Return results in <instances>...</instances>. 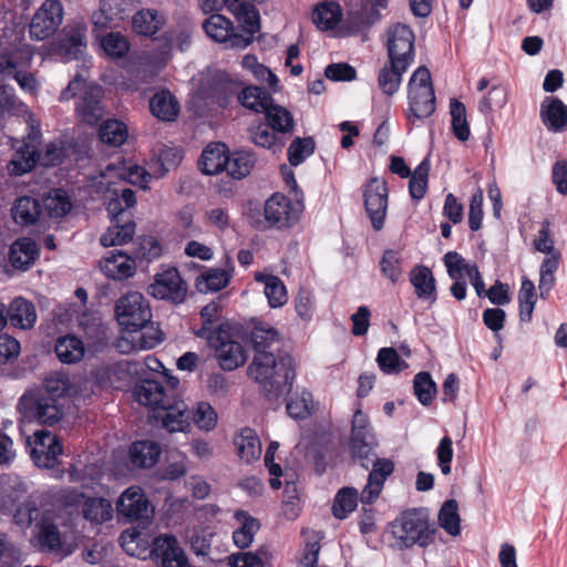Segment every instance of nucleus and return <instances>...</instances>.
Instances as JSON below:
<instances>
[{"instance_id": "1", "label": "nucleus", "mask_w": 567, "mask_h": 567, "mask_svg": "<svg viewBox=\"0 0 567 567\" xmlns=\"http://www.w3.org/2000/svg\"><path fill=\"white\" fill-rule=\"evenodd\" d=\"M247 374L259 385L268 401H278L292 389L296 363L288 353L260 352L254 354Z\"/></svg>"}, {"instance_id": "2", "label": "nucleus", "mask_w": 567, "mask_h": 567, "mask_svg": "<svg viewBox=\"0 0 567 567\" xmlns=\"http://www.w3.org/2000/svg\"><path fill=\"white\" fill-rule=\"evenodd\" d=\"M390 546L403 550L417 545L426 547L434 542L435 528L429 515L419 508L403 511L386 527Z\"/></svg>"}, {"instance_id": "3", "label": "nucleus", "mask_w": 567, "mask_h": 567, "mask_svg": "<svg viewBox=\"0 0 567 567\" xmlns=\"http://www.w3.org/2000/svg\"><path fill=\"white\" fill-rule=\"evenodd\" d=\"M374 436L351 439L352 456L359 461L362 467L372 470L368 476V483L361 492L360 499L364 504H372L379 497L385 480L393 473L394 463L390 458H379L374 449Z\"/></svg>"}, {"instance_id": "4", "label": "nucleus", "mask_w": 567, "mask_h": 567, "mask_svg": "<svg viewBox=\"0 0 567 567\" xmlns=\"http://www.w3.org/2000/svg\"><path fill=\"white\" fill-rule=\"evenodd\" d=\"M197 336L206 338L212 347L216 350V357L223 370L233 371L241 367L247 354L244 347L230 338L228 330L220 326L213 334H207V328H202Z\"/></svg>"}, {"instance_id": "5", "label": "nucleus", "mask_w": 567, "mask_h": 567, "mask_svg": "<svg viewBox=\"0 0 567 567\" xmlns=\"http://www.w3.org/2000/svg\"><path fill=\"white\" fill-rule=\"evenodd\" d=\"M410 112L415 118H426L435 111V95L430 71L417 68L409 82Z\"/></svg>"}, {"instance_id": "6", "label": "nucleus", "mask_w": 567, "mask_h": 567, "mask_svg": "<svg viewBox=\"0 0 567 567\" xmlns=\"http://www.w3.org/2000/svg\"><path fill=\"white\" fill-rule=\"evenodd\" d=\"M21 415L29 421L53 425L61 420L63 412L54 398L42 392H28L18 404Z\"/></svg>"}, {"instance_id": "7", "label": "nucleus", "mask_w": 567, "mask_h": 567, "mask_svg": "<svg viewBox=\"0 0 567 567\" xmlns=\"http://www.w3.org/2000/svg\"><path fill=\"white\" fill-rule=\"evenodd\" d=\"M115 315L118 323L127 331L144 328L152 318L147 300L136 291L128 292L116 301Z\"/></svg>"}, {"instance_id": "8", "label": "nucleus", "mask_w": 567, "mask_h": 567, "mask_svg": "<svg viewBox=\"0 0 567 567\" xmlns=\"http://www.w3.org/2000/svg\"><path fill=\"white\" fill-rule=\"evenodd\" d=\"M415 35L410 25L398 22L386 30L389 62L395 68L410 66L414 60Z\"/></svg>"}, {"instance_id": "9", "label": "nucleus", "mask_w": 567, "mask_h": 567, "mask_svg": "<svg viewBox=\"0 0 567 567\" xmlns=\"http://www.w3.org/2000/svg\"><path fill=\"white\" fill-rule=\"evenodd\" d=\"M25 446L34 464L39 467L51 468L62 454L58 437L48 430H37L25 439Z\"/></svg>"}, {"instance_id": "10", "label": "nucleus", "mask_w": 567, "mask_h": 567, "mask_svg": "<svg viewBox=\"0 0 567 567\" xmlns=\"http://www.w3.org/2000/svg\"><path fill=\"white\" fill-rule=\"evenodd\" d=\"M388 196L389 190L384 179L373 177L364 186V207L375 230L383 228L388 209Z\"/></svg>"}, {"instance_id": "11", "label": "nucleus", "mask_w": 567, "mask_h": 567, "mask_svg": "<svg viewBox=\"0 0 567 567\" xmlns=\"http://www.w3.org/2000/svg\"><path fill=\"white\" fill-rule=\"evenodd\" d=\"M63 20V7L59 0H45L35 11L30 23V35L44 40L52 35Z\"/></svg>"}, {"instance_id": "12", "label": "nucleus", "mask_w": 567, "mask_h": 567, "mask_svg": "<svg viewBox=\"0 0 567 567\" xmlns=\"http://www.w3.org/2000/svg\"><path fill=\"white\" fill-rule=\"evenodd\" d=\"M148 293L157 299L182 303L187 295V286L178 270L171 268L155 276L154 282L148 287Z\"/></svg>"}, {"instance_id": "13", "label": "nucleus", "mask_w": 567, "mask_h": 567, "mask_svg": "<svg viewBox=\"0 0 567 567\" xmlns=\"http://www.w3.org/2000/svg\"><path fill=\"white\" fill-rule=\"evenodd\" d=\"M203 28L210 39L228 48L245 49L249 45V37L244 38L234 29L231 21L221 14H212L204 21Z\"/></svg>"}, {"instance_id": "14", "label": "nucleus", "mask_w": 567, "mask_h": 567, "mask_svg": "<svg viewBox=\"0 0 567 567\" xmlns=\"http://www.w3.org/2000/svg\"><path fill=\"white\" fill-rule=\"evenodd\" d=\"M151 556L161 567H190L175 536L164 534L152 543Z\"/></svg>"}, {"instance_id": "15", "label": "nucleus", "mask_w": 567, "mask_h": 567, "mask_svg": "<svg viewBox=\"0 0 567 567\" xmlns=\"http://www.w3.org/2000/svg\"><path fill=\"white\" fill-rule=\"evenodd\" d=\"M152 417L171 433L184 432L190 426V410L184 401L173 399Z\"/></svg>"}, {"instance_id": "16", "label": "nucleus", "mask_w": 567, "mask_h": 567, "mask_svg": "<svg viewBox=\"0 0 567 567\" xmlns=\"http://www.w3.org/2000/svg\"><path fill=\"white\" fill-rule=\"evenodd\" d=\"M76 114L80 121L89 124H97L105 114L103 104V89L96 84L83 87L80 101L76 105Z\"/></svg>"}, {"instance_id": "17", "label": "nucleus", "mask_w": 567, "mask_h": 567, "mask_svg": "<svg viewBox=\"0 0 567 567\" xmlns=\"http://www.w3.org/2000/svg\"><path fill=\"white\" fill-rule=\"evenodd\" d=\"M116 508L118 513L131 519L148 518L150 503L143 489L138 486L126 488L120 496Z\"/></svg>"}, {"instance_id": "18", "label": "nucleus", "mask_w": 567, "mask_h": 567, "mask_svg": "<svg viewBox=\"0 0 567 567\" xmlns=\"http://www.w3.org/2000/svg\"><path fill=\"white\" fill-rule=\"evenodd\" d=\"M266 220L278 228L289 227L297 220L290 200L280 194L272 195L265 204Z\"/></svg>"}, {"instance_id": "19", "label": "nucleus", "mask_w": 567, "mask_h": 567, "mask_svg": "<svg viewBox=\"0 0 567 567\" xmlns=\"http://www.w3.org/2000/svg\"><path fill=\"white\" fill-rule=\"evenodd\" d=\"M539 115L543 124L553 132L567 128V105L555 96H546L540 104Z\"/></svg>"}, {"instance_id": "20", "label": "nucleus", "mask_w": 567, "mask_h": 567, "mask_svg": "<svg viewBox=\"0 0 567 567\" xmlns=\"http://www.w3.org/2000/svg\"><path fill=\"white\" fill-rule=\"evenodd\" d=\"M134 395L138 403L152 408L153 414L174 399L168 396L163 385L155 380L141 381L134 389Z\"/></svg>"}, {"instance_id": "21", "label": "nucleus", "mask_w": 567, "mask_h": 567, "mask_svg": "<svg viewBox=\"0 0 567 567\" xmlns=\"http://www.w3.org/2000/svg\"><path fill=\"white\" fill-rule=\"evenodd\" d=\"M101 270L114 280H123L135 274V260L123 251L109 252L100 260Z\"/></svg>"}, {"instance_id": "22", "label": "nucleus", "mask_w": 567, "mask_h": 567, "mask_svg": "<svg viewBox=\"0 0 567 567\" xmlns=\"http://www.w3.org/2000/svg\"><path fill=\"white\" fill-rule=\"evenodd\" d=\"M152 114L163 122H173L177 118L181 105L175 95L166 89L157 91L150 101Z\"/></svg>"}, {"instance_id": "23", "label": "nucleus", "mask_w": 567, "mask_h": 567, "mask_svg": "<svg viewBox=\"0 0 567 567\" xmlns=\"http://www.w3.org/2000/svg\"><path fill=\"white\" fill-rule=\"evenodd\" d=\"M8 321L16 328L28 330L33 328L37 321L34 305L22 298H14L7 310Z\"/></svg>"}, {"instance_id": "24", "label": "nucleus", "mask_w": 567, "mask_h": 567, "mask_svg": "<svg viewBox=\"0 0 567 567\" xmlns=\"http://www.w3.org/2000/svg\"><path fill=\"white\" fill-rule=\"evenodd\" d=\"M63 38L61 40V50L65 56L75 59L86 48L87 27L83 22H75L64 28Z\"/></svg>"}, {"instance_id": "25", "label": "nucleus", "mask_w": 567, "mask_h": 567, "mask_svg": "<svg viewBox=\"0 0 567 567\" xmlns=\"http://www.w3.org/2000/svg\"><path fill=\"white\" fill-rule=\"evenodd\" d=\"M234 445L238 456L246 463L256 461L261 455V443L257 433L250 429H241L234 436Z\"/></svg>"}, {"instance_id": "26", "label": "nucleus", "mask_w": 567, "mask_h": 567, "mask_svg": "<svg viewBox=\"0 0 567 567\" xmlns=\"http://www.w3.org/2000/svg\"><path fill=\"white\" fill-rule=\"evenodd\" d=\"M38 252L34 240L20 238L11 245L9 261L14 269L27 270L34 262Z\"/></svg>"}, {"instance_id": "27", "label": "nucleus", "mask_w": 567, "mask_h": 567, "mask_svg": "<svg viewBox=\"0 0 567 567\" xmlns=\"http://www.w3.org/2000/svg\"><path fill=\"white\" fill-rule=\"evenodd\" d=\"M106 194V210L111 219L130 218L126 209L136 204L135 193L130 188H124L121 192L115 188H107Z\"/></svg>"}, {"instance_id": "28", "label": "nucleus", "mask_w": 567, "mask_h": 567, "mask_svg": "<svg viewBox=\"0 0 567 567\" xmlns=\"http://www.w3.org/2000/svg\"><path fill=\"white\" fill-rule=\"evenodd\" d=\"M230 11L241 24V30L239 32L244 34V38L249 37L248 39L250 44L255 33L260 29L258 11L252 4L241 0H237L234 6L230 7Z\"/></svg>"}, {"instance_id": "29", "label": "nucleus", "mask_w": 567, "mask_h": 567, "mask_svg": "<svg viewBox=\"0 0 567 567\" xmlns=\"http://www.w3.org/2000/svg\"><path fill=\"white\" fill-rule=\"evenodd\" d=\"M112 223L100 239L104 247L124 245L133 238L136 225L131 218L112 219Z\"/></svg>"}, {"instance_id": "30", "label": "nucleus", "mask_w": 567, "mask_h": 567, "mask_svg": "<svg viewBox=\"0 0 567 567\" xmlns=\"http://www.w3.org/2000/svg\"><path fill=\"white\" fill-rule=\"evenodd\" d=\"M255 280L265 286L264 292L271 308L282 307L287 303V289L279 277L269 274L256 272Z\"/></svg>"}, {"instance_id": "31", "label": "nucleus", "mask_w": 567, "mask_h": 567, "mask_svg": "<svg viewBox=\"0 0 567 567\" xmlns=\"http://www.w3.org/2000/svg\"><path fill=\"white\" fill-rule=\"evenodd\" d=\"M11 212L14 221L23 226L33 225L43 214L40 202L30 196L19 197L14 202Z\"/></svg>"}, {"instance_id": "32", "label": "nucleus", "mask_w": 567, "mask_h": 567, "mask_svg": "<svg viewBox=\"0 0 567 567\" xmlns=\"http://www.w3.org/2000/svg\"><path fill=\"white\" fill-rule=\"evenodd\" d=\"M410 281L414 287L415 293L420 299L436 300L435 279L430 268L416 266L410 272Z\"/></svg>"}, {"instance_id": "33", "label": "nucleus", "mask_w": 567, "mask_h": 567, "mask_svg": "<svg viewBox=\"0 0 567 567\" xmlns=\"http://www.w3.org/2000/svg\"><path fill=\"white\" fill-rule=\"evenodd\" d=\"M250 339L255 354L274 352L275 347L280 343L279 332L265 322H258L254 326Z\"/></svg>"}, {"instance_id": "34", "label": "nucleus", "mask_w": 567, "mask_h": 567, "mask_svg": "<svg viewBox=\"0 0 567 567\" xmlns=\"http://www.w3.org/2000/svg\"><path fill=\"white\" fill-rule=\"evenodd\" d=\"M227 150L225 144H215L207 146L200 156L199 166L204 174L214 175L226 171Z\"/></svg>"}, {"instance_id": "35", "label": "nucleus", "mask_w": 567, "mask_h": 567, "mask_svg": "<svg viewBox=\"0 0 567 567\" xmlns=\"http://www.w3.org/2000/svg\"><path fill=\"white\" fill-rule=\"evenodd\" d=\"M54 351L62 363L73 364L83 359L85 348L81 339L68 334L56 339Z\"/></svg>"}, {"instance_id": "36", "label": "nucleus", "mask_w": 567, "mask_h": 567, "mask_svg": "<svg viewBox=\"0 0 567 567\" xmlns=\"http://www.w3.org/2000/svg\"><path fill=\"white\" fill-rule=\"evenodd\" d=\"M159 445L152 441H138L130 447V458L135 466L151 467L159 457Z\"/></svg>"}, {"instance_id": "37", "label": "nucleus", "mask_w": 567, "mask_h": 567, "mask_svg": "<svg viewBox=\"0 0 567 567\" xmlns=\"http://www.w3.org/2000/svg\"><path fill=\"white\" fill-rule=\"evenodd\" d=\"M35 156V147L30 143H23L7 165L9 174L20 176L30 172L37 164Z\"/></svg>"}, {"instance_id": "38", "label": "nucleus", "mask_w": 567, "mask_h": 567, "mask_svg": "<svg viewBox=\"0 0 567 567\" xmlns=\"http://www.w3.org/2000/svg\"><path fill=\"white\" fill-rule=\"evenodd\" d=\"M235 518L240 524V527L233 533L234 543L239 548H247L252 543L255 534L260 528V524L256 518L243 511L236 512Z\"/></svg>"}, {"instance_id": "39", "label": "nucleus", "mask_w": 567, "mask_h": 567, "mask_svg": "<svg viewBox=\"0 0 567 567\" xmlns=\"http://www.w3.org/2000/svg\"><path fill=\"white\" fill-rule=\"evenodd\" d=\"M133 29L141 35H153L161 30L165 23L164 17L154 9H144L133 17Z\"/></svg>"}, {"instance_id": "40", "label": "nucleus", "mask_w": 567, "mask_h": 567, "mask_svg": "<svg viewBox=\"0 0 567 567\" xmlns=\"http://www.w3.org/2000/svg\"><path fill=\"white\" fill-rule=\"evenodd\" d=\"M341 8L336 2H322L312 12L313 23L321 30L333 29L341 20Z\"/></svg>"}, {"instance_id": "41", "label": "nucleus", "mask_w": 567, "mask_h": 567, "mask_svg": "<svg viewBox=\"0 0 567 567\" xmlns=\"http://www.w3.org/2000/svg\"><path fill=\"white\" fill-rule=\"evenodd\" d=\"M238 100L243 106L256 113H265L272 102L270 94L258 86L245 87L238 94Z\"/></svg>"}, {"instance_id": "42", "label": "nucleus", "mask_w": 567, "mask_h": 567, "mask_svg": "<svg viewBox=\"0 0 567 567\" xmlns=\"http://www.w3.org/2000/svg\"><path fill=\"white\" fill-rule=\"evenodd\" d=\"M85 519L102 524L112 518V504L102 497H90L83 503L82 509Z\"/></svg>"}, {"instance_id": "43", "label": "nucleus", "mask_w": 567, "mask_h": 567, "mask_svg": "<svg viewBox=\"0 0 567 567\" xmlns=\"http://www.w3.org/2000/svg\"><path fill=\"white\" fill-rule=\"evenodd\" d=\"M99 137L104 144L118 147L127 138V127L121 121L107 120L101 125Z\"/></svg>"}, {"instance_id": "44", "label": "nucleus", "mask_w": 567, "mask_h": 567, "mask_svg": "<svg viewBox=\"0 0 567 567\" xmlns=\"http://www.w3.org/2000/svg\"><path fill=\"white\" fill-rule=\"evenodd\" d=\"M43 214L51 218L65 216L72 208V203L65 192L55 189L43 199Z\"/></svg>"}, {"instance_id": "45", "label": "nucleus", "mask_w": 567, "mask_h": 567, "mask_svg": "<svg viewBox=\"0 0 567 567\" xmlns=\"http://www.w3.org/2000/svg\"><path fill=\"white\" fill-rule=\"evenodd\" d=\"M440 526L451 536H457L461 533V518L458 515V504L455 499L446 501L439 512Z\"/></svg>"}, {"instance_id": "46", "label": "nucleus", "mask_w": 567, "mask_h": 567, "mask_svg": "<svg viewBox=\"0 0 567 567\" xmlns=\"http://www.w3.org/2000/svg\"><path fill=\"white\" fill-rule=\"evenodd\" d=\"M536 291L534 282L528 278H523L518 291L519 318L524 322H529L536 305Z\"/></svg>"}, {"instance_id": "47", "label": "nucleus", "mask_w": 567, "mask_h": 567, "mask_svg": "<svg viewBox=\"0 0 567 567\" xmlns=\"http://www.w3.org/2000/svg\"><path fill=\"white\" fill-rule=\"evenodd\" d=\"M255 157L248 152H236L228 156L226 172L236 179H241L250 174Z\"/></svg>"}, {"instance_id": "48", "label": "nucleus", "mask_w": 567, "mask_h": 567, "mask_svg": "<svg viewBox=\"0 0 567 567\" xmlns=\"http://www.w3.org/2000/svg\"><path fill=\"white\" fill-rule=\"evenodd\" d=\"M409 66H404L402 70L400 65L395 68L394 64L390 63L385 64L379 73V87L383 93L388 95L394 94L402 81V75L406 72Z\"/></svg>"}, {"instance_id": "49", "label": "nucleus", "mask_w": 567, "mask_h": 567, "mask_svg": "<svg viewBox=\"0 0 567 567\" xmlns=\"http://www.w3.org/2000/svg\"><path fill=\"white\" fill-rule=\"evenodd\" d=\"M358 505V491L354 487L341 488L333 502L332 512L339 519L346 518Z\"/></svg>"}, {"instance_id": "50", "label": "nucleus", "mask_w": 567, "mask_h": 567, "mask_svg": "<svg viewBox=\"0 0 567 567\" xmlns=\"http://www.w3.org/2000/svg\"><path fill=\"white\" fill-rule=\"evenodd\" d=\"M450 114L454 135L462 142L467 141L471 133L465 105L455 99L451 100Z\"/></svg>"}, {"instance_id": "51", "label": "nucleus", "mask_w": 567, "mask_h": 567, "mask_svg": "<svg viewBox=\"0 0 567 567\" xmlns=\"http://www.w3.org/2000/svg\"><path fill=\"white\" fill-rule=\"evenodd\" d=\"M268 125L274 131L280 133L290 132L293 127V118L290 112L282 106L275 105L272 102L265 112Z\"/></svg>"}, {"instance_id": "52", "label": "nucleus", "mask_w": 567, "mask_h": 567, "mask_svg": "<svg viewBox=\"0 0 567 567\" xmlns=\"http://www.w3.org/2000/svg\"><path fill=\"white\" fill-rule=\"evenodd\" d=\"M507 102V92L501 85H493L489 91L478 101V111L488 116L494 110L502 109Z\"/></svg>"}, {"instance_id": "53", "label": "nucleus", "mask_w": 567, "mask_h": 567, "mask_svg": "<svg viewBox=\"0 0 567 567\" xmlns=\"http://www.w3.org/2000/svg\"><path fill=\"white\" fill-rule=\"evenodd\" d=\"M377 362L382 372L395 374L408 369V363L402 360L393 348H382L378 352Z\"/></svg>"}, {"instance_id": "54", "label": "nucleus", "mask_w": 567, "mask_h": 567, "mask_svg": "<svg viewBox=\"0 0 567 567\" xmlns=\"http://www.w3.org/2000/svg\"><path fill=\"white\" fill-rule=\"evenodd\" d=\"M287 412L293 419L303 420L311 414L313 400L310 392L302 390L287 402Z\"/></svg>"}, {"instance_id": "55", "label": "nucleus", "mask_w": 567, "mask_h": 567, "mask_svg": "<svg viewBox=\"0 0 567 567\" xmlns=\"http://www.w3.org/2000/svg\"><path fill=\"white\" fill-rule=\"evenodd\" d=\"M190 420L203 431H212L217 424V412L207 402L197 403L196 408L190 411Z\"/></svg>"}, {"instance_id": "56", "label": "nucleus", "mask_w": 567, "mask_h": 567, "mask_svg": "<svg viewBox=\"0 0 567 567\" xmlns=\"http://www.w3.org/2000/svg\"><path fill=\"white\" fill-rule=\"evenodd\" d=\"M228 274L221 269H210L196 282L199 292L219 291L228 284Z\"/></svg>"}, {"instance_id": "57", "label": "nucleus", "mask_w": 567, "mask_h": 567, "mask_svg": "<svg viewBox=\"0 0 567 567\" xmlns=\"http://www.w3.org/2000/svg\"><path fill=\"white\" fill-rule=\"evenodd\" d=\"M372 21L367 9L352 10L347 14L342 24V32L344 35H353L365 31Z\"/></svg>"}, {"instance_id": "58", "label": "nucleus", "mask_w": 567, "mask_h": 567, "mask_svg": "<svg viewBox=\"0 0 567 567\" xmlns=\"http://www.w3.org/2000/svg\"><path fill=\"white\" fill-rule=\"evenodd\" d=\"M413 389L423 405H429L436 393V385L429 372H420L414 377Z\"/></svg>"}, {"instance_id": "59", "label": "nucleus", "mask_w": 567, "mask_h": 567, "mask_svg": "<svg viewBox=\"0 0 567 567\" xmlns=\"http://www.w3.org/2000/svg\"><path fill=\"white\" fill-rule=\"evenodd\" d=\"M430 165L426 159H424L411 174V179L409 184V190L412 198L419 200L424 197L426 188H427V177H429Z\"/></svg>"}, {"instance_id": "60", "label": "nucleus", "mask_w": 567, "mask_h": 567, "mask_svg": "<svg viewBox=\"0 0 567 567\" xmlns=\"http://www.w3.org/2000/svg\"><path fill=\"white\" fill-rule=\"evenodd\" d=\"M315 151V142L311 137L296 138L288 148V159L292 166L302 163Z\"/></svg>"}, {"instance_id": "61", "label": "nucleus", "mask_w": 567, "mask_h": 567, "mask_svg": "<svg viewBox=\"0 0 567 567\" xmlns=\"http://www.w3.org/2000/svg\"><path fill=\"white\" fill-rule=\"evenodd\" d=\"M38 540L42 550L56 551L62 546L59 529L53 524L41 525Z\"/></svg>"}, {"instance_id": "62", "label": "nucleus", "mask_w": 567, "mask_h": 567, "mask_svg": "<svg viewBox=\"0 0 567 567\" xmlns=\"http://www.w3.org/2000/svg\"><path fill=\"white\" fill-rule=\"evenodd\" d=\"M102 47L105 53L112 58L125 55L130 49L128 41L118 32H111L102 40Z\"/></svg>"}, {"instance_id": "63", "label": "nucleus", "mask_w": 567, "mask_h": 567, "mask_svg": "<svg viewBox=\"0 0 567 567\" xmlns=\"http://www.w3.org/2000/svg\"><path fill=\"white\" fill-rule=\"evenodd\" d=\"M122 548L131 556L142 557L146 547L142 545V534L137 530L126 529L120 536Z\"/></svg>"}, {"instance_id": "64", "label": "nucleus", "mask_w": 567, "mask_h": 567, "mask_svg": "<svg viewBox=\"0 0 567 567\" xmlns=\"http://www.w3.org/2000/svg\"><path fill=\"white\" fill-rule=\"evenodd\" d=\"M20 558V549L9 539L8 535L0 533V567H16Z\"/></svg>"}]
</instances>
